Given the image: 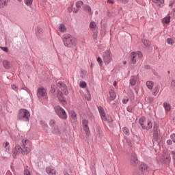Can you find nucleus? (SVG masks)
Returning a JSON list of instances; mask_svg holds the SVG:
<instances>
[{"label": "nucleus", "mask_w": 175, "mask_h": 175, "mask_svg": "<svg viewBox=\"0 0 175 175\" xmlns=\"http://www.w3.org/2000/svg\"><path fill=\"white\" fill-rule=\"evenodd\" d=\"M62 40L65 47L72 49L77 44V39L69 33H65L62 37Z\"/></svg>", "instance_id": "nucleus-1"}, {"label": "nucleus", "mask_w": 175, "mask_h": 175, "mask_svg": "<svg viewBox=\"0 0 175 175\" xmlns=\"http://www.w3.org/2000/svg\"><path fill=\"white\" fill-rule=\"evenodd\" d=\"M58 85L62 92L58 91L57 96L60 103H62L63 106H65V105H66V100H65V98H64V95H68V89L66 88V85H65L62 82H58Z\"/></svg>", "instance_id": "nucleus-2"}, {"label": "nucleus", "mask_w": 175, "mask_h": 175, "mask_svg": "<svg viewBox=\"0 0 175 175\" xmlns=\"http://www.w3.org/2000/svg\"><path fill=\"white\" fill-rule=\"evenodd\" d=\"M31 117V113L29 111L25 109H21L18 111V119L20 121H23L25 122H28L29 121V118Z\"/></svg>", "instance_id": "nucleus-3"}, {"label": "nucleus", "mask_w": 175, "mask_h": 175, "mask_svg": "<svg viewBox=\"0 0 175 175\" xmlns=\"http://www.w3.org/2000/svg\"><path fill=\"white\" fill-rule=\"evenodd\" d=\"M30 146L31 141H29V139H22L21 146L23 148V155H27V154L31 152V148H29Z\"/></svg>", "instance_id": "nucleus-4"}, {"label": "nucleus", "mask_w": 175, "mask_h": 175, "mask_svg": "<svg viewBox=\"0 0 175 175\" xmlns=\"http://www.w3.org/2000/svg\"><path fill=\"white\" fill-rule=\"evenodd\" d=\"M55 111L56 114H57L58 117H59L62 120H66L68 118V114H66V111L65 109L62 108L59 105H57L54 107Z\"/></svg>", "instance_id": "nucleus-5"}, {"label": "nucleus", "mask_w": 175, "mask_h": 175, "mask_svg": "<svg viewBox=\"0 0 175 175\" xmlns=\"http://www.w3.org/2000/svg\"><path fill=\"white\" fill-rule=\"evenodd\" d=\"M98 110L103 122H107L108 124L112 122L113 119H111V118L110 117L106 116V113L105 112V109H103V107L99 106L98 107Z\"/></svg>", "instance_id": "nucleus-6"}, {"label": "nucleus", "mask_w": 175, "mask_h": 175, "mask_svg": "<svg viewBox=\"0 0 175 175\" xmlns=\"http://www.w3.org/2000/svg\"><path fill=\"white\" fill-rule=\"evenodd\" d=\"M103 61L105 65H109L113 61V56L110 50H107L103 53Z\"/></svg>", "instance_id": "nucleus-7"}, {"label": "nucleus", "mask_w": 175, "mask_h": 175, "mask_svg": "<svg viewBox=\"0 0 175 175\" xmlns=\"http://www.w3.org/2000/svg\"><path fill=\"white\" fill-rule=\"evenodd\" d=\"M131 64H136V59L139 58V59H142L143 58V53L142 52H132L131 54Z\"/></svg>", "instance_id": "nucleus-8"}, {"label": "nucleus", "mask_w": 175, "mask_h": 175, "mask_svg": "<svg viewBox=\"0 0 175 175\" xmlns=\"http://www.w3.org/2000/svg\"><path fill=\"white\" fill-rule=\"evenodd\" d=\"M82 126L83 128V130L85 131V133L86 136H90L91 131H90V127H88V120H82Z\"/></svg>", "instance_id": "nucleus-9"}, {"label": "nucleus", "mask_w": 175, "mask_h": 175, "mask_svg": "<svg viewBox=\"0 0 175 175\" xmlns=\"http://www.w3.org/2000/svg\"><path fill=\"white\" fill-rule=\"evenodd\" d=\"M153 140L154 142H158L159 139V130H158V126L154 124L153 126Z\"/></svg>", "instance_id": "nucleus-10"}, {"label": "nucleus", "mask_w": 175, "mask_h": 175, "mask_svg": "<svg viewBox=\"0 0 175 175\" xmlns=\"http://www.w3.org/2000/svg\"><path fill=\"white\" fill-rule=\"evenodd\" d=\"M116 98H117V95L116 94L114 88H112L109 90V97L107 99V102H109V103H110L113 102V100H114V99H116Z\"/></svg>", "instance_id": "nucleus-11"}, {"label": "nucleus", "mask_w": 175, "mask_h": 175, "mask_svg": "<svg viewBox=\"0 0 175 175\" xmlns=\"http://www.w3.org/2000/svg\"><path fill=\"white\" fill-rule=\"evenodd\" d=\"M130 162L133 166H137V163H139V160L137 159V156H136V153H133L130 157Z\"/></svg>", "instance_id": "nucleus-12"}, {"label": "nucleus", "mask_w": 175, "mask_h": 175, "mask_svg": "<svg viewBox=\"0 0 175 175\" xmlns=\"http://www.w3.org/2000/svg\"><path fill=\"white\" fill-rule=\"evenodd\" d=\"M46 94H47L46 88L41 87L38 89L37 96L38 97L46 96Z\"/></svg>", "instance_id": "nucleus-13"}, {"label": "nucleus", "mask_w": 175, "mask_h": 175, "mask_svg": "<svg viewBox=\"0 0 175 175\" xmlns=\"http://www.w3.org/2000/svg\"><path fill=\"white\" fill-rule=\"evenodd\" d=\"M152 2L157 8H163L165 6V0H152Z\"/></svg>", "instance_id": "nucleus-14"}, {"label": "nucleus", "mask_w": 175, "mask_h": 175, "mask_svg": "<svg viewBox=\"0 0 175 175\" xmlns=\"http://www.w3.org/2000/svg\"><path fill=\"white\" fill-rule=\"evenodd\" d=\"M46 172L49 175H56L57 174V171L53 167H47L46 168Z\"/></svg>", "instance_id": "nucleus-15"}, {"label": "nucleus", "mask_w": 175, "mask_h": 175, "mask_svg": "<svg viewBox=\"0 0 175 175\" xmlns=\"http://www.w3.org/2000/svg\"><path fill=\"white\" fill-rule=\"evenodd\" d=\"M40 125L42 128L43 131L46 132V133L49 132V125H47V123H46V122H44V120H40Z\"/></svg>", "instance_id": "nucleus-16"}, {"label": "nucleus", "mask_w": 175, "mask_h": 175, "mask_svg": "<svg viewBox=\"0 0 175 175\" xmlns=\"http://www.w3.org/2000/svg\"><path fill=\"white\" fill-rule=\"evenodd\" d=\"M23 154V147L20 145H16L14 148V154Z\"/></svg>", "instance_id": "nucleus-17"}, {"label": "nucleus", "mask_w": 175, "mask_h": 175, "mask_svg": "<svg viewBox=\"0 0 175 175\" xmlns=\"http://www.w3.org/2000/svg\"><path fill=\"white\" fill-rule=\"evenodd\" d=\"M89 27L92 31H98V25L93 21L90 22Z\"/></svg>", "instance_id": "nucleus-18"}, {"label": "nucleus", "mask_w": 175, "mask_h": 175, "mask_svg": "<svg viewBox=\"0 0 175 175\" xmlns=\"http://www.w3.org/2000/svg\"><path fill=\"white\" fill-rule=\"evenodd\" d=\"M10 0H0V9H3L8 5Z\"/></svg>", "instance_id": "nucleus-19"}, {"label": "nucleus", "mask_w": 175, "mask_h": 175, "mask_svg": "<svg viewBox=\"0 0 175 175\" xmlns=\"http://www.w3.org/2000/svg\"><path fill=\"white\" fill-rule=\"evenodd\" d=\"M146 122V118L142 116L139 120V124L141 125L142 129H146V126H144V122Z\"/></svg>", "instance_id": "nucleus-20"}, {"label": "nucleus", "mask_w": 175, "mask_h": 175, "mask_svg": "<svg viewBox=\"0 0 175 175\" xmlns=\"http://www.w3.org/2000/svg\"><path fill=\"white\" fill-rule=\"evenodd\" d=\"M70 116L71 117V121H73V122H75V121L77 120V114H76V112H75V111H70Z\"/></svg>", "instance_id": "nucleus-21"}, {"label": "nucleus", "mask_w": 175, "mask_h": 175, "mask_svg": "<svg viewBox=\"0 0 175 175\" xmlns=\"http://www.w3.org/2000/svg\"><path fill=\"white\" fill-rule=\"evenodd\" d=\"M163 107L166 113H168V111H170L172 109V106L170 105V103H163Z\"/></svg>", "instance_id": "nucleus-22"}, {"label": "nucleus", "mask_w": 175, "mask_h": 175, "mask_svg": "<svg viewBox=\"0 0 175 175\" xmlns=\"http://www.w3.org/2000/svg\"><path fill=\"white\" fill-rule=\"evenodd\" d=\"M42 33H43V29H42L40 27H37L36 28V36H40V35H42Z\"/></svg>", "instance_id": "nucleus-23"}, {"label": "nucleus", "mask_w": 175, "mask_h": 175, "mask_svg": "<svg viewBox=\"0 0 175 175\" xmlns=\"http://www.w3.org/2000/svg\"><path fill=\"white\" fill-rule=\"evenodd\" d=\"M146 85L147 88H148V90H152V88L154 87V82H152L151 81H148L146 83Z\"/></svg>", "instance_id": "nucleus-24"}, {"label": "nucleus", "mask_w": 175, "mask_h": 175, "mask_svg": "<svg viewBox=\"0 0 175 175\" xmlns=\"http://www.w3.org/2000/svg\"><path fill=\"white\" fill-rule=\"evenodd\" d=\"M3 146L4 147V148H5L6 152H10V144H9V142H5V143L3 144Z\"/></svg>", "instance_id": "nucleus-25"}, {"label": "nucleus", "mask_w": 175, "mask_h": 175, "mask_svg": "<svg viewBox=\"0 0 175 175\" xmlns=\"http://www.w3.org/2000/svg\"><path fill=\"white\" fill-rule=\"evenodd\" d=\"M3 65L5 69H10V62H9V61L4 60L3 62Z\"/></svg>", "instance_id": "nucleus-26"}, {"label": "nucleus", "mask_w": 175, "mask_h": 175, "mask_svg": "<svg viewBox=\"0 0 175 175\" xmlns=\"http://www.w3.org/2000/svg\"><path fill=\"white\" fill-rule=\"evenodd\" d=\"M59 29L60 32L64 33L66 31V26H65L64 24H60L59 26Z\"/></svg>", "instance_id": "nucleus-27"}, {"label": "nucleus", "mask_w": 175, "mask_h": 175, "mask_svg": "<svg viewBox=\"0 0 175 175\" xmlns=\"http://www.w3.org/2000/svg\"><path fill=\"white\" fill-rule=\"evenodd\" d=\"M139 169L142 170V172H146V170L148 169L147 165H146L144 163H142Z\"/></svg>", "instance_id": "nucleus-28"}, {"label": "nucleus", "mask_w": 175, "mask_h": 175, "mask_svg": "<svg viewBox=\"0 0 175 175\" xmlns=\"http://www.w3.org/2000/svg\"><path fill=\"white\" fill-rule=\"evenodd\" d=\"M52 133H53V135H59V129L58 126H56L53 127L52 129Z\"/></svg>", "instance_id": "nucleus-29"}, {"label": "nucleus", "mask_w": 175, "mask_h": 175, "mask_svg": "<svg viewBox=\"0 0 175 175\" xmlns=\"http://www.w3.org/2000/svg\"><path fill=\"white\" fill-rule=\"evenodd\" d=\"M159 92V86H156L154 88L153 92H152V95L154 96H157V95H158V93Z\"/></svg>", "instance_id": "nucleus-30"}, {"label": "nucleus", "mask_w": 175, "mask_h": 175, "mask_svg": "<svg viewBox=\"0 0 175 175\" xmlns=\"http://www.w3.org/2000/svg\"><path fill=\"white\" fill-rule=\"evenodd\" d=\"M163 24H169L170 23V16H165L163 18Z\"/></svg>", "instance_id": "nucleus-31"}, {"label": "nucleus", "mask_w": 175, "mask_h": 175, "mask_svg": "<svg viewBox=\"0 0 175 175\" xmlns=\"http://www.w3.org/2000/svg\"><path fill=\"white\" fill-rule=\"evenodd\" d=\"M130 84L131 85H135L136 84V77L135 76L131 77Z\"/></svg>", "instance_id": "nucleus-32"}, {"label": "nucleus", "mask_w": 175, "mask_h": 175, "mask_svg": "<svg viewBox=\"0 0 175 175\" xmlns=\"http://www.w3.org/2000/svg\"><path fill=\"white\" fill-rule=\"evenodd\" d=\"M92 31L94 40H96V39H98V30H94Z\"/></svg>", "instance_id": "nucleus-33"}, {"label": "nucleus", "mask_w": 175, "mask_h": 175, "mask_svg": "<svg viewBox=\"0 0 175 175\" xmlns=\"http://www.w3.org/2000/svg\"><path fill=\"white\" fill-rule=\"evenodd\" d=\"M33 2V0H24V3L26 5V6H31Z\"/></svg>", "instance_id": "nucleus-34"}, {"label": "nucleus", "mask_w": 175, "mask_h": 175, "mask_svg": "<svg viewBox=\"0 0 175 175\" xmlns=\"http://www.w3.org/2000/svg\"><path fill=\"white\" fill-rule=\"evenodd\" d=\"M151 128H152V122L148 121L147 122V126H145V129H146V131H150Z\"/></svg>", "instance_id": "nucleus-35"}, {"label": "nucleus", "mask_w": 175, "mask_h": 175, "mask_svg": "<svg viewBox=\"0 0 175 175\" xmlns=\"http://www.w3.org/2000/svg\"><path fill=\"white\" fill-rule=\"evenodd\" d=\"M86 92H87L88 96L85 95V99L88 100H91V93H90V90H88V89H86Z\"/></svg>", "instance_id": "nucleus-36"}, {"label": "nucleus", "mask_w": 175, "mask_h": 175, "mask_svg": "<svg viewBox=\"0 0 175 175\" xmlns=\"http://www.w3.org/2000/svg\"><path fill=\"white\" fill-rule=\"evenodd\" d=\"M84 9L88 13H89V14H92V12L91 11V7H90L89 5H85Z\"/></svg>", "instance_id": "nucleus-37"}, {"label": "nucleus", "mask_w": 175, "mask_h": 175, "mask_svg": "<svg viewBox=\"0 0 175 175\" xmlns=\"http://www.w3.org/2000/svg\"><path fill=\"white\" fill-rule=\"evenodd\" d=\"M49 125L50 126H51V128H54L57 126H55V120H54L53 119H51L50 121H49Z\"/></svg>", "instance_id": "nucleus-38"}, {"label": "nucleus", "mask_w": 175, "mask_h": 175, "mask_svg": "<svg viewBox=\"0 0 175 175\" xmlns=\"http://www.w3.org/2000/svg\"><path fill=\"white\" fill-rule=\"evenodd\" d=\"M83 5V1H79L76 3V8L77 9H80V8H81Z\"/></svg>", "instance_id": "nucleus-39"}, {"label": "nucleus", "mask_w": 175, "mask_h": 175, "mask_svg": "<svg viewBox=\"0 0 175 175\" xmlns=\"http://www.w3.org/2000/svg\"><path fill=\"white\" fill-rule=\"evenodd\" d=\"M79 87L81 88H85V87H87V83H85V81H81L79 83Z\"/></svg>", "instance_id": "nucleus-40"}, {"label": "nucleus", "mask_w": 175, "mask_h": 175, "mask_svg": "<svg viewBox=\"0 0 175 175\" xmlns=\"http://www.w3.org/2000/svg\"><path fill=\"white\" fill-rule=\"evenodd\" d=\"M122 131L124 135H129V129H128V128L124 127L122 129Z\"/></svg>", "instance_id": "nucleus-41"}, {"label": "nucleus", "mask_w": 175, "mask_h": 175, "mask_svg": "<svg viewBox=\"0 0 175 175\" xmlns=\"http://www.w3.org/2000/svg\"><path fill=\"white\" fill-rule=\"evenodd\" d=\"M143 44H144V46H146V47H148V46H150V41L147 40H143Z\"/></svg>", "instance_id": "nucleus-42"}, {"label": "nucleus", "mask_w": 175, "mask_h": 175, "mask_svg": "<svg viewBox=\"0 0 175 175\" xmlns=\"http://www.w3.org/2000/svg\"><path fill=\"white\" fill-rule=\"evenodd\" d=\"M128 102H129V98H128V97H124L122 100V103L124 105H126V103H128Z\"/></svg>", "instance_id": "nucleus-43"}, {"label": "nucleus", "mask_w": 175, "mask_h": 175, "mask_svg": "<svg viewBox=\"0 0 175 175\" xmlns=\"http://www.w3.org/2000/svg\"><path fill=\"white\" fill-rule=\"evenodd\" d=\"M24 175H31V172H29V169H25Z\"/></svg>", "instance_id": "nucleus-44"}, {"label": "nucleus", "mask_w": 175, "mask_h": 175, "mask_svg": "<svg viewBox=\"0 0 175 175\" xmlns=\"http://www.w3.org/2000/svg\"><path fill=\"white\" fill-rule=\"evenodd\" d=\"M51 92H52V94H54V92H55V85H51Z\"/></svg>", "instance_id": "nucleus-45"}, {"label": "nucleus", "mask_w": 175, "mask_h": 175, "mask_svg": "<svg viewBox=\"0 0 175 175\" xmlns=\"http://www.w3.org/2000/svg\"><path fill=\"white\" fill-rule=\"evenodd\" d=\"M167 44H173V40L172 38H167Z\"/></svg>", "instance_id": "nucleus-46"}, {"label": "nucleus", "mask_w": 175, "mask_h": 175, "mask_svg": "<svg viewBox=\"0 0 175 175\" xmlns=\"http://www.w3.org/2000/svg\"><path fill=\"white\" fill-rule=\"evenodd\" d=\"M11 88H12V90H14V91H18V88L16 87V85H12Z\"/></svg>", "instance_id": "nucleus-47"}, {"label": "nucleus", "mask_w": 175, "mask_h": 175, "mask_svg": "<svg viewBox=\"0 0 175 175\" xmlns=\"http://www.w3.org/2000/svg\"><path fill=\"white\" fill-rule=\"evenodd\" d=\"M0 49H1V50H3V51H4L5 53H8V51H9V49H8V47L6 46L0 47Z\"/></svg>", "instance_id": "nucleus-48"}, {"label": "nucleus", "mask_w": 175, "mask_h": 175, "mask_svg": "<svg viewBox=\"0 0 175 175\" xmlns=\"http://www.w3.org/2000/svg\"><path fill=\"white\" fill-rule=\"evenodd\" d=\"M97 62L99 64V65H102L103 62L102 61V58H100V57L97 58Z\"/></svg>", "instance_id": "nucleus-49"}, {"label": "nucleus", "mask_w": 175, "mask_h": 175, "mask_svg": "<svg viewBox=\"0 0 175 175\" xmlns=\"http://www.w3.org/2000/svg\"><path fill=\"white\" fill-rule=\"evenodd\" d=\"M119 2H121L122 3H128L129 2V0H118Z\"/></svg>", "instance_id": "nucleus-50"}, {"label": "nucleus", "mask_w": 175, "mask_h": 175, "mask_svg": "<svg viewBox=\"0 0 175 175\" xmlns=\"http://www.w3.org/2000/svg\"><path fill=\"white\" fill-rule=\"evenodd\" d=\"M22 90L27 91V92H28V91H29V89H28V88H27L25 85L23 86Z\"/></svg>", "instance_id": "nucleus-51"}, {"label": "nucleus", "mask_w": 175, "mask_h": 175, "mask_svg": "<svg viewBox=\"0 0 175 175\" xmlns=\"http://www.w3.org/2000/svg\"><path fill=\"white\" fill-rule=\"evenodd\" d=\"M148 101L150 102V103H152V102H154V98L148 97Z\"/></svg>", "instance_id": "nucleus-52"}, {"label": "nucleus", "mask_w": 175, "mask_h": 175, "mask_svg": "<svg viewBox=\"0 0 175 175\" xmlns=\"http://www.w3.org/2000/svg\"><path fill=\"white\" fill-rule=\"evenodd\" d=\"M171 85H172V87H175V80H172L171 81Z\"/></svg>", "instance_id": "nucleus-53"}, {"label": "nucleus", "mask_w": 175, "mask_h": 175, "mask_svg": "<svg viewBox=\"0 0 175 175\" xmlns=\"http://www.w3.org/2000/svg\"><path fill=\"white\" fill-rule=\"evenodd\" d=\"M165 159H167V161L169 162L170 161V155L166 156Z\"/></svg>", "instance_id": "nucleus-54"}, {"label": "nucleus", "mask_w": 175, "mask_h": 175, "mask_svg": "<svg viewBox=\"0 0 175 175\" xmlns=\"http://www.w3.org/2000/svg\"><path fill=\"white\" fill-rule=\"evenodd\" d=\"M108 3H114V0H107Z\"/></svg>", "instance_id": "nucleus-55"}, {"label": "nucleus", "mask_w": 175, "mask_h": 175, "mask_svg": "<svg viewBox=\"0 0 175 175\" xmlns=\"http://www.w3.org/2000/svg\"><path fill=\"white\" fill-rule=\"evenodd\" d=\"M167 144H168L169 146H170V144H172V140L169 139L167 141Z\"/></svg>", "instance_id": "nucleus-56"}, {"label": "nucleus", "mask_w": 175, "mask_h": 175, "mask_svg": "<svg viewBox=\"0 0 175 175\" xmlns=\"http://www.w3.org/2000/svg\"><path fill=\"white\" fill-rule=\"evenodd\" d=\"M68 10L69 13H72V11L73 10H72V7H69V8H68Z\"/></svg>", "instance_id": "nucleus-57"}, {"label": "nucleus", "mask_w": 175, "mask_h": 175, "mask_svg": "<svg viewBox=\"0 0 175 175\" xmlns=\"http://www.w3.org/2000/svg\"><path fill=\"white\" fill-rule=\"evenodd\" d=\"M127 111H129V113H132V109L129 107H127Z\"/></svg>", "instance_id": "nucleus-58"}, {"label": "nucleus", "mask_w": 175, "mask_h": 175, "mask_svg": "<svg viewBox=\"0 0 175 175\" xmlns=\"http://www.w3.org/2000/svg\"><path fill=\"white\" fill-rule=\"evenodd\" d=\"M77 12H79V9H75L73 10V13H77Z\"/></svg>", "instance_id": "nucleus-59"}, {"label": "nucleus", "mask_w": 175, "mask_h": 175, "mask_svg": "<svg viewBox=\"0 0 175 175\" xmlns=\"http://www.w3.org/2000/svg\"><path fill=\"white\" fill-rule=\"evenodd\" d=\"M113 85H114V87H116V86L117 85V81H115L113 82Z\"/></svg>", "instance_id": "nucleus-60"}, {"label": "nucleus", "mask_w": 175, "mask_h": 175, "mask_svg": "<svg viewBox=\"0 0 175 175\" xmlns=\"http://www.w3.org/2000/svg\"><path fill=\"white\" fill-rule=\"evenodd\" d=\"M169 6H173V2L170 3Z\"/></svg>", "instance_id": "nucleus-61"}, {"label": "nucleus", "mask_w": 175, "mask_h": 175, "mask_svg": "<svg viewBox=\"0 0 175 175\" xmlns=\"http://www.w3.org/2000/svg\"><path fill=\"white\" fill-rule=\"evenodd\" d=\"M6 175H12V173H10V172H8V173L6 174Z\"/></svg>", "instance_id": "nucleus-62"}, {"label": "nucleus", "mask_w": 175, "mask_h": 175, "mask_svg": "<svg viewBox=\"0 0 175 175\" xmlns=\"http://www.w3.org/2000/svg\"><path fill=\"white\" fill-rule=\"evenodd\" d=\"M171 137H175V134H174V133L172 134V135H171Z\"/></svg>", "instance_id": "nucleus-63"}, {"label": "nucleus", "mask_w": 175, "mask_h": 175, "mask_svg": "<svg viewBox=\"0 0 175 175\" xmlns=\"http://www.w3.org/2000/svg\"><path fill=\"white\" fill-rule=\"evenodd\" d=\"M124 65H126V61L123 62Z\"/></svg>", "instance_id": "nucleus-64"}]
</instances>
